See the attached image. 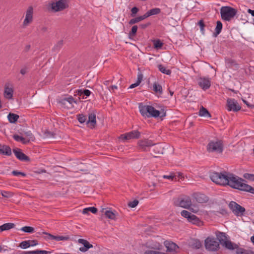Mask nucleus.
Listing matches in <instances>:
<instances>
[{
	"label": "nucleus",
	"mask_w": 254,
	"mask_h": 254,
	"mask_svg": "<svg viewBox=\"0 0 254 254\" xmlns=\"http://www.w3.org/2000/svg\"><path fill=\"white\" fill-rule=\"evenodd\" d=\"M13 90L12 88L5 87L4 91V96L5 98L10 99L12 98Z\"/></svg>",
	"instance_id": "c85d7f7f"
},
{
	"label": "nucleus",
	"mask_w": 254,
	"mask_h": 254,
	"mask_svg": "<svg viewBox=\"0 0 254 254\" xmlns=\"http://www.w3.org/2000/svg\"><path fill=\"white\" fill-rule=\"evenodd\" d=\"M154 47L157 49H161L163 46V43L160 40L154 41Z\"/></svg>",
	"instance_id": "de8ad7c7"
},
{
	"label": "nucleus",
	"mask_w": 254,
	"mask_h": 254,
	"mask_svg": "<svg viewBox=\"0 0 254 254\" xmlns=\"http://www.w3.org/2000/svg\"><path fill=\"white\" fill-rule=\"evenodd\" d=\"M89 212H91L93 214H95L97 212V209L95 207H87L83 209L82 213L84 214H88Z\"/></svg>",
	"instance_id": "ea45409f"
},
{
	"label": "nucleus",
	"mask_w": 254,
	"mask_h": 254,
	"mask_svg": "<svg viewBox=\"0 0 254 254\" xmlns=\"http://www.w3.org/2000/svg\"><path fill=\"white\" fill-rule=\"evenodd\" d=\"M243 177L247 180L254 181V174H249V173H245L243 175Z\"/></svg>",
	"instance_id": "09e8293b"
},
{
	"label": "nucleus",
	"mask_w": 254,
	"mask_h": 254,
	"mask_svg": "<svg viewBox=\"0 0 254 254\" xmlns=\"http://www.w3.org/2000/svg\"><path fill=\"white\" fill-rule=\"evenodd\" d=\"M190 246L193 248H195L196 249H198L201 248L202 244L199 240H193L191 242Z\"/></svg>",
	"instance_id": "58836bf2"
},
{
	"label": "nucleus",
	"mask_w": 254,
	"mask_h": 254,
	"mask_svg": "<svg viewBox=\"0 0 254 254\" xmlns=\"http://www.w3.org/2000/svg\"><path fill=\"white\" fill-rule=\"evenodd\" d=\"M138 201L136 199L132 201H130L128 203V206L131 208H134L138 204Z\"/></svg>",
	"instance_id": "603ef678"
},
{
	"label": "nucleus",
	"mask_w": 254,
	"mask_h": 254,
	"mask_svg": "<svg viewBox=\"0 0 254 254\" xmlns=\"http://www.w3.org/2000/svg\"><path fill=\"white\" fill-rule=\"evenodd\" d=\"M43 234L47 235V239L49 240H55L56 241H67L70 239L69 236H54L47 232H43Z\"/></svg>",
	"instance_id": "a211bd4d"
},
{
	"label": "nucleus",
	"mask_w": 254,
	"mask_h": 254,
	"mask_svg": "<svg viewBox=\"0 0 254 254\" xmlns=\"http://www.w3.org/2000/svg\"><path fill=\"white\" fill-rule=\"evenodd\" d=\"M27 72L28 68L27 67H24L20 70V73L22 75H25Z\"/></svg>",
	"instance_id": "680f3d73"
},
{
	"label": "nucleus",
	"mask_w": 254,
	"mask_h": 254,
	"mask_svg": "<svg viewBox=\"0 0 254 254\" xmlns=\"http://www.w3.org/2000/svg\"><path fill=\"white\" fill-rule=\"evenodd\" d=\"M19 117L18 115L11 113H10L7 116L8 121L10 123H15L17 121Z\"/></svg>",
	"instance_id": "f704fd0d"
},
{
	"label": "nucleus",
	"mask_w": 254,
	"mask_h": 254,
	"mask_svg": "<svg viewBox=\"0 0 254 254\" xmlns=\"http://www.w3.org/2000/svg\"><path fill=\"white\" fill-rule=\"evenodd\" d=\"M216 235L217 239L219 241L218 242L219 243V244H221L222 245L227 240L226 235L224 232L217 231L216 232Z\"/></svg>",
	"instance_id": "5701e85b"
},
{
	"label": "nucleus",
	"mask_w": 254,
	"mask_h": 254,
	"mask_svg": "<svg viewBox=\"0 0 254 254\" xmlns=\"http://www.w3.org/2000/svg\"><path fill=\"white\" fill-rule=\"evenodd\" d=\"M153 147L152 150L154 152L153 155L154 157H156L155 155L163 154V148L161 145L155 143Z\"/></svg>",
	"instance_id": "bb28decb"
},
{
	"label": "nucleus",
	"mask_w": 254,
	"mask_h": 254,
	"mask_svg": "<svg viewBox=\"0 0 254 254\" xmlns=\"http://www.w3.org/2000/svg\"><path fill=\"white\" fill-rule=\"evenodd\" d=\"M141 133L138 130H135L122 134L120 138L123 140H129L131 139H138L140 138Z\"/></svg>",
	"instance_id": "f8f14e48"
},
{
	"label": "nucleus",
	"mask_w": 254,
	"mask_h": 254,
	"mask_svg": "<svg viewBox=\"0 0 254 254\" xmlns=\"http://www.w3.org/2000/svg\"><path fill=\"white\" fill-rule=\"evenodd\" d=\"M222 246H224L226 249L230 250L238 249V246L237 244L233 243L232 242L228 240L225 241Z\"/></svg>",
	"instance_id": "393cba45"
},
{
	"label": "nucleus",
	"mask_w": 254,
	"mask_h": 254,
	"mask_svg": "<svg viewBox=\"0 0 254 254\" xmlns=\"http://www.w3.org/2000/svg\"><path fill=\"white\" fill-rule=\"evenodd\" d=\"M191 223L196 224L197 225H199L201 223V221L196 216V219H193L192 221H191Z\"/></svg>",
	"instance_id": "052dcab7"
},
{
	"label": "nucleus",
	"mask_w": 254,
	"mask_h": 254,
	"mask_svg": "<svg viewBox=\"0 0 254 254\" xmlns=\"http://www.w3.org/2000/svg\"><path fill=\"white\" fill-rule=\"evenodd\" d=\"M198 24L200 26L201 31L202 32V33H203L204 31V27L205 26L203 21L202 20H199L198 23Z\"/></svg>",
	"instance_id": "13d9d810"
},
{
	"label": "nucleus",
	"mask_w": 254,
	"mask_h": 254,
	"mask_svg": "<svg viewBox=\"0 0 254 254\" xmlns=\"http://www.w3.org/2000/svg\"><path fill=\"white\" fill-rule=\"evenodd\" d=\"M176 175H175L174 173H171L169 175H164L163 176L164 179H171L173 180L174 178L176 179Z\"/></svg>",
	"instance_id": "5fc2aeb1"
},
{
	"label": "nucleus",
	"mask_w": 254,
	"mask_h": 254,
	"mask_svg": "<svg viewBox=\"0 0 254 254\" xmlns=\"http://www.w3.org/2000/svg\"><path fill=\"white\" fill-rule=\"evenodd\" d=\"M161 9L159 8H154L150 9L145 13L147 18L154 15H157L160 13Z\"/></svg>",
	"instance_id": "2f4dec72"
},
{
	"label": "nucleus",
	"mask_w": 254,
	"mask_h": 254,
	"mask_svg": "<svg viewBox=\"0 0 254 254\" xmlns=\"http://www.w3.org/2000/svg\"><path fill=\"white\" fill-rule=\"evenodd\" d=\"M219 243L214 238L208 237L205 240L206 249L210 251H216L219 249Z\"/></svg>",
	"instance_id": "0eeeda50"
},
{
	"label": "nucleus",
	"mask_w": 254,
	"mask_h": 254,
	"mask_svg": "<svg viewBox=\"0 0 254 254\" xmlns=\"http://www.w3.org/2000/svg\"><path fill=\"white\" fill-rule=\"evenodd\" d=\"M77 119L79 122H80L81 124H83L85 123L86 121H87L86 116L83 115V114H79L77 115Z\"/></svg>",
	"instance_id": "a18cd8bd"
},
{
	"label": "nucleus",
	"mask_w": 254,
	"mask_h": 254,
	"mask_svg": "<svg viewBox=\"0 0 254 254\" xmlns=\"http://www.w3.org/2000/svg\"><path fill=\"white\" fill-rule=\"evenodd\" d=\"M83 95H85L86 96H89L91 94L90 91L88 89H83Z\"/></svg>",
	"instance_id": "69168bd1"
},
{
	"label": "nucleus",
	"mask_w": 254,
	"mask_h": 254,
	"mask_svg": "<svg viewBox=\"0 0 254 254\" xmlns=\"http://www.w3.org/2000/svg\"><path fill=\"white\" fill-rule=\"evenodd\" d=\"M198 84L204 90L209 88L211 86V81L208 78L200 77L198 80Z\"/></svg>",
	"instance_id": "4468645a"
},
{
	"label": "nucleus",
	"mask_w": 254,
	"mask_h": 254,
	"mask_svg": "<svg viewBox=\"0 0 254 254\" xmlns=\"http://www.w3.org/2000/svg\"><path fill=\"white\" fill-rule=\"evenodd\" d=\"M193 197L197 202L200 203H206L209 200L208 197L201 193H195L193 194Z\"/></svg>",
	"instance_id": "f3484780"
},
{
	"label": "nucleus",
	"mask_w": 254,
	"mask_h": 254,
	"mask_svg": "<svg viewBox=\"0 0 254 254\" xmlns=\"http://www.w3.org/2000/svg\"><path fill=\"white\" fill-rule=\"evenodd\" d=\"M207 150L209 152L222 153L223 150L222 141L218 139L210 141L207 144Z\"/></svg>",
	"instance_id": "39448f33"
},
{
	"label": "nucleus",
	"mask_w": 254,
	"mask_h": 254,
	"mask_svg": "<svg viewBox=\"0 0 254 254\" xmlns=\"http://www.w3.org/2000/svg\"><path fill=\"white\" fill-rule=\"evenodd\" d=\"M102 212L104 213L106 217L112 220H115L116 218V214L110 210H107L105 208L102 209Z\"/></svg>",
	"instance_id": "a878e982"
},
{
	"label": "nucleus",
	"mask_w": 254,
	"mask_h": 254,
	"mask_svg": "<svg viewBox=\"0 0 254 254\" xmlns=\"http://www.w3.org/2000/svg\"><path fill=\"white\" fill-rule=\"evenodd\" d=\"M151 23L150 22H148L145 24H141L139 25V27L142 29H145L146 27H148Z\"/></svg>",
	"instance_id": "0e129e2a"
},
{
	"label": "nucleus",
	"mask_w": 254,
	"mask_h": 254,
	"mask_svg": "<svg viewBox=\"0 0 254 254\" xmlns=\"http://www.w3.org/2000/svg\"><path fill=\"white\" fill-rule=\"evenodd\" d=\"M137 26L134 25L132 27L131 30L129 31L128 33L129 37L130 38L131 37H133L136 35L137 30Z\"/></svg>",
	"instance_id": "79ce46f5"
},
{
	"label": "nucleus",
	"mask_w": 254,
	"mask_h": 254,
	"mask_svg": "<svg viewBox=\"0 0 254 254\" xmlns=\"http://www.w3.org/2000/svg\"><path fill=\"white\" fill-rule=\"evenodd\" d=\"M143 78V75L142 73H140L138 74L137 75V80L136 82H138L139 84H140Z\"/></svg>",
	"instance_id": "e2e57ef3"
},
{
	"label": "nucleus",
	"mask_w": 254,
	"mask_h": 254,
	"mask_svg": "<svg viewBox=\"0 0 254 254\" xmlns=\"http://www.w3.org/2000/svg\"><path fill=\"white\" fill-rule=\"evenodd\" d=\"M153 90L156 93H159V94H161L162 93L163 91L161 85L156 82H155L153 84Z\"/></svg>",
	"instance_id": "e433bc0d"
},
{
	"label": "nucleus",
	"mask_w": 254,
	"mask_h": 254,
	"mask_svg": "<svg viewBox=\"0 0 254 254\" xmlns=\"http://www.w3.org/2000/svg\"><path fill=\"white\" fill-rule=\"evenodd\" d=\"M0 154L10 156L12 154L11 149L8 145H0Z\"/></svg>",
	"instance_id": "4be33fe9"
},
{
	"label": "nucleus",
	"mask_w": 254,
	"mask_h": 254,
	"mask_svg": "<svg viewBox=\"0 0 254 254\" xmlns=\"http://www.w3.org/2000/svg\"><path fill=\"white\" fill-rule=\"evenodd\" d=\"M164 244L167 248V251L169 252H176V250L179 249V247L172 242L166 241Z\"/></svg>",
	"instance_id": "aec40b11"
},
{
	"label": "nucleus",
	"mask_w": 254,
	"mask_h": 254,
	"mask_svg": "<svg viewBox=\"0 0 254 254\" xmlns=\"http://www.w3.org/2000/svg\"><path fill=\"white\" fill-rule=\"evenodd\" d=\"M63 45V40L59 41L56 44V45H55V46L53 48V50L55 51H58L62 48Z\"/></svg>",
	"instance_id": "c03bdc74"
},
{
	"label": "nucleus",
	"mask_w": 254,
	"mask_h": 254,
	"mask_svg": "<svg viewBox=\"0 0 254 254\" xmlns=\"http://www.w3.org/2000/svg\"><path fill=\"white\" fill-rule=\"evenodd\" d=\"M229 174L224 171L223 173L213 172L210 176L212 182L216 184L226 186L228 181Z\"/></svg>",
	"instance_id": "f03ea898"
},
{
	"label": "nucleus",
	"mask_w": 254,
	"mask_h": 254,
	"mask_svg": "<svg viewBox=\"0 0 254 254\" xmlns=\"http://www.w3.org/2000/svg\"><path fill=\"white\" fill-rule=\"evenodd\" d=\"M19 247L23 249L29 248L30 247L29 241H22L20 243Z\"/></svg>",
	"instance_id": "49530a36"
},
{
	"label": "nucleus",
	"mask_w": 254,
	"mask_h": 254,
	"mask_svg": "<svg viewBox=\"0 0 254 254\" xmlns=\"http://www.w3.org/2000/svg\"><path fill=\"white\" fill-rule=\"evenodd\" d=\"M13 138L15 140L18 142H21L23 144H27L29 142V140H26L25 138L22 136H20L17 134H14L13 135Z\"/></svg>",
	"instance_id": "c9c22d12"
},
{
	"label": "nucleus",
	"mask_w": 254,
	"mask_h": 254,
	"mask_svg": "<svg viewBox=\"0 0 254 254\" xmlns=\"http://www.w3.org/2000/svg\"><path fill=\"white\" fill-rule=\"evenodd\" d=\"M78 242L83 245V247L79 248V250L82 252H85L87 251L89 249L93 248V245L89 243L87 240L79 239L78 240Z\"/></svg>",
	"instance_id": "dca6fc26"
},
{
	"label": "nucleus",
	"mask_w": 254,
	"mask_h": 254,
	"mask_svg": "<svg viewBox=\"0 0 254 254\" xmlns=\"http://www.w3.org/2000/svg\"><path fill=\"white\" fill-rule=\"evenodd\" d=\"M0 193L3 197L6 198L11 197L13 195V193L11 191H1Z\"/></svg>",
	"instance_id": "37998d69"
},
{
	"label": "nucleus",
	"mask_w": 254,
	"mask_h": 254,
	"mask_svg": "<svg viewBox=\"0 0 254 254\" xmlns=\"http://www.w3.org/2000/svg\"><path fill=\"white\" fill-rule=\"evenodd\" d=\"M175 206L188 209L191 205V200L189 196L175 198L173 200Z\"/></svg>",
	"instance_id": "423d86ee"
},
{
	"label": "nucleus",
	"mask_w": 254,
	"mask_h": 254,
	"mask_svg": "<svg viewBox=\"0 0 254 254\" xmlns=\"http://www.w3.org/2000/svg\"><path fill=\"white\" fill-rule=\"evenodd\" d=\"M20 230L28 233H32L34 231V228L30 226H24L20 229Z\"/></svg>",
	"instance_id": "a19ab883"
},
{
	"label": "nucleus",
	"mask_w": 254,
	"mask_h": 254,
	"mask_svg": "<svg viewBox=\"0 0 254 254\" xmlns=\"http://www.w3.org/2000/svg\"><path fill=\"white\" fill-rule=\"evenodd\" d=\"M59 103L63 105L66 106L67 103L72 105L73 103H76V102L74 100V99L70 96L68 98H65L59 101Z\"/></svg>",
	"instance_id": "cd10ccee"
},
{
	"label": "nucleus",
	"mask_w": 254,
	"mask_h": 254,
	"mask_svg": "<svg viewBox=\"0 0 254 254\" xmlns=\"http://www.w3.org/2000/svg\"><path fill=\"white\" fill-rule=\"evenodd\" d=\"M29 245L30 246H34L38 244L37 241L36 240H29Z\"/></svg>",
	"instance_id": "338daca9"
},
{
	"label": "nucleus",
	"mask_w": 254,
	"mask_h": 254,
	"mask_svg": "<svg viewBox=\"0 0 254 254\" xmlns=\"http://www.w3.org/2000/svg\"><path fill=\"white\" fill-rule=\"evenodd\" d=\"M226 66L227 68H233L235 70L238 69L239 64L236 62L232 59H228L226 60Z\"/></svg>",
	"instance_id": "412c9836"
},
{
	"label": "nucleus",
	"mask_w": 254,
	"mask_h": 254,
	"mask_svg": "<svg viewBox=\"0 0 254 254\" xmlns=\"http://www.w3.org/2000/svg\"><path fill=\"white\" fill-rule=\"evenodd\" d=\"M181 214L182 216L186 218H187L188 220L190 222H191V221H192L193 219H196L195 215L191 214L190 212L187 210L182 211Z\"/></svg>",
	"instance_id": "b1692460"
},
{
	"label": "nucleus",
	"mask_w": 254,
	"mask_h": 254,
	"mask_svg": "<svg viewBox=\"0 0 254 254\" xmlns=\"http://www.w3.org/2000/svg\"><path fill=\"white\" fill-rule=\"evenodd\" d=\"M199 115L201 117L208 118L211 117V115L209 113V112L206 108H204L203 106H201V107L200 109V110L199 111Z\"/></svg>",
	"instance_id": "72a5a7b5"
},
{
	"label": "nucleus",
	"mask_w": 254,
	"mask_h": 254,
	"mask_svg": "<svg viewBox=\"0 0 254 254\" xmlns=\"http://www.w3.org/2000/svg\"><path fill=\"white\" fill-rule=\"evenodd\" d=\"M222 29V23L220 21H217L216 23V26L215 29V32L213 33V36L217 37L221 32Z\"/></svg>",
	"instance_id": "473e14b6"
},
{
	"label": "nucleus",
	"mask_w": 254,
	"mask_h": 254,
	"mask_svg": "<svg viewBox=\"0 0 254 254\" xmlns=\"http://www.w3.org/2000/svg\"><path fill=\"white\" fill-rule=\"evenodd\" d=\"M236 253L237 254H251L250 252L242 248L238 249Z\"/></svg>",
	"instance_id": "3c124183"
},
{
	"label": "nucleus",
	"mask_w": 254,
	"mask_h": 254,
	"mask_svg": "<svg viewBox=\"0 0 254 254\" xmlns=\"http://www.w3.org/2000/svg\"><path fill=\"white\" fill-rule=\"evenodd\" d=\"M245 181L235 176L232 174H229L228 178V183L226 185H228L232 188L238 189L242 191H245L246 186L248 184L244 183Z\"/></svg>",
	"instance_id": "f257e3e1"
},
{
	"label": "nucleus",
	"mask_w": 254,
	"mask_h": 254,
	"mask_svg": "<svg viewBox=\"0 0 254 254\" xmlns=\"http://www.w3.org/2000/svg\"><path fill=\"white\" fill-rule=\"evenodd\" d=\"M158 251H154V250H146L144 253V254H158Z\"/></svg>",
	"instance_id": "bf43d9fd"
},
{
	"label": "nucleus",
	"mask_w": 254,
	"mask_h": 254,
	"mask_svg": "<svg viewBox=\"0 0 254 254\" xmlns=\"http://www.w3.org/2000/svg\"><path fill=\"white\" fill-rule=\"evenodd\" d=\"M139 9L137 7H133L131 9V16L132 17H134L135 14L138 12Z\"/></svg>",
	"instance_id": "6e6d98bb"
},
{
	"label": "nucleus",
	"mask_w": 254,
	"mask_h": 254,
	"mask_svg": "<svg viewBox=\"0 0 254 254\" xmlns=\"http://www.w3.org/2000/svg\"><path fill=\"white\" fill-rule=\"evenodd\" d=\"M33 251V254H49L51 253V252L47 251L45 250H37Z\"/></svg>",
	"instance_id": "8fccbe9b"
},
{
	"label": "nucleus",
	"mask_w": 254,
	"mask_h": 254,
	"mask_svg": "<svg viewBox=\"0 0 254 254\" xmlns=\"http://www.w3.org/2000/svg\"><path fill=\"white\" fill-rule=\"evenodd\" d=\"M229 207L237 216H243L245 214L246 209L235 201H231L229 204Z\"/></svg>",
	"instance_id": "6e6552de"
},
{
	"label": "nucleus",
	"mask_w": 254,
	"mask_h": 254,
	"mask_svg": "<svg viewBox=\"0 0 254 254\" xmlns=\"http://www.w3.org/2000/svg\"><path fill=\"white\" fill-rule=\"evenodd\" d=\"M241 106L237 101L234 99L228 98L227 100V109L229 111L234 112H238L241 110Z\"/></svg>",
	"instance_id": "9b49d317"
},
{
	"label": "nucleus",
	"mask_w": 254,
	"mask_h": 254,
	"mask_svg": "<svg viewBox=\"0 0 254 254\" xmlns=\"http://www.w3.org/2000/svg\"><path fill=\"white\" fill-rule=\"evenodd\" d=\"M158 67L159 71L164 74L170 75L171 73V70L169 69H167L166 67L163 66L162 64H159L158 65Z\"/></svg>",
	"instance_id": "4c0bfd02"
},
{
	"label": "nucleus",
	"mask_w": 254,
	"mask_h": 254,
	"mask_svg": "<svg viewBox=\"0 0 254 254\" xmlns=\"http://www.w3.org/2000/svg\"><path fill=\"white\" fill-rule=\"evenodd\" d=\"M33 8L32 6L28 7L25 15V18L23 22V26L25 27L28 25L33 20Z\"/></svg>",
	"instance_id": "ddd939ff"
},
{
	"label": "nucleus",
	"mask_w": 254,
	"mask_h": 254,
	"mask_svg": "<svg viewBox=\"0 0 254 254\" xmlns=\"http://www.w3.org/2000/svg\"><path fill=\"white\" fill-rule=\"evenodd\" d=\"M140 112L144 117H158L159 116V111L156 110L151 106L145 105L140 107Z\"/></svg>",
	"instance_id": "20e7f679"
},
{
	"label": "nucleus",
	"mask_w": 254,
	"mask_h": 254,
	"mask_svg": "<svg viewBox=\"0 0 254 254\" xmlns=\"http://www.w3.org/2000/svg\"><path fill=\"white\" fill-rule=\"evenodd\" d=\"M147 18L145 13L141 16L136 17L134 18L130 19L128 22L130 25H133L135 23H138Z\"/></svg>",
	"instance_id": "7c9ffc66"
},
{
	"label": "nucleus",
	"mask_w": 254,
	"mask_h": 254,
	"mask_svg": "<svg viewBox=\"0 0 254 254\" xmlns=\"http://www.w3.org/2000/svg\"><path fill=\"white\" fill-rule=\"evenodd\" d=\"M51 9L54 12L62 11L68 7L66 0H59L58 1L50 4Z\"/></svg>",
	"instance_id": "1a4fd4ad"
},
{
	"label": "nucleus",
	"mask_w": 254,
	"mask_h": 254,
	"mask_svg": "<svg viewBox=\"0 0 254 254\" xmlns=\"http://www.w3.org/2000/svg\"><path fill=\"white\" fill-rule=\"evenodd\" d=\"M18 254H33V251L20 252Z\"/></svg>",
	"instance_id": "774afa93"
},
{
	"label": "nucleus",
	"mask_w": 254,
	"mask_h": 254,
	"mask_svg": "<svg viewBox=\"0 0 254 254\" xmlns=\"http://www.w3.org/2000/svg\"><path fill=\"white\" fill-rule=\"evenodd\" d=\"M15 224L12 223H7L0 226V233L4 231H7L15 227Z\"/></svg>",
	"instance_id": "c756f323"
},
{
	"label": "nucleus",
	"mask_w": 254,
	"mask_h": 254,
	"mask_svg": "<svg viewBox=\"0 0 254 254\" xmlns=\"http://www.w3.org/2000/svg\"><path fill=\"white\" fill-rule=\"evenodd\" d=\"M245 191L250 192L253 194H254V188H253L252 186L248 185L247 186H246V188Z\"/></svg>",
	"instance_id": "4d7b16f0"
},
{
	"label": "nucleus",
	"mask_w": 254,
	"mask_h": 254,
	"mask_svg": "<svg viewBox=\"0 0 254 254\" xmlns=\"http://www.w3.org/2000/svg\"><path fill=\"white\" fill-rule=\"evenodd\" d=\"M96 124V115L94 113L89 114L88 120L86 121V124L91 128L94 127Z\"/></svg>",
	"instance_id": "6ab92c4d"
},
{
	"label": "nucleus",
	"mask_w": 254,
	"mask_h": 254,
	"mask_svg": "<svg viewBox=\"0 0 254 254\" xmlns=\"http://www.w3.org/2000/svg\"><path fill=\"white\" fill-rule=\"evenodd\" d=\"M237 13V10L230 6H223L220 9L221 18L226 21H230Z\"/></svg>",
	"instance_id": "7ed1b4c3"
},
{
	"label": "nucleus",
	"mask_w": 254,
	"mask_h": 254,
	"mask_svg": "<svg viewBox=\"0 0 254 254\" xmlns=\"http://www.w3.org/2000/svg\"><path fill=\"white\" fill-rule=\"evenodd\" d=\"M13 152L15 154V156L17 159H18L20 161H24L29 162L30 159L28 156L26 155L23 152L21 151L20 149L15 148L13 149Z\"/></svg>",
	"instance_id": "2eb2a0df"
},
{
	"label": "nucleus",
	"mask_w": 254,
	"mask_h": 254,
	"mask_svg": "<svg viewBox=\"0 0 254 254\" xmlns=\"http://www.w3.org/2000/svg\"><path fill=\"white\" fill-rule=\"evenodd\" d=\"M138 149L143 151H148L150 148L152 147L155 143L149 139L139 140L137 143Z\"/></svg>",
	"instance_id": "9d476101"
},
{
	"label": "nucleus",
	"mask_w": 254,
	"mask_h": 254,
	"mask_svg": "<svg viewBox=\"0 0 254 254\" xmlns=\"http://www.w3.org/2000/svg\"><path fill=\"white\" fill-rule=\"evenodd\" d=\"M11 174L15 176H17L18 175H21L23 177H25L26 176V174L23 172H19L17 170H14L12 171Z\"/></svg>",
	"instance_id": "864d4df0"
}]
</instances>
